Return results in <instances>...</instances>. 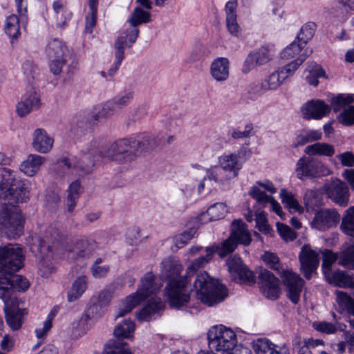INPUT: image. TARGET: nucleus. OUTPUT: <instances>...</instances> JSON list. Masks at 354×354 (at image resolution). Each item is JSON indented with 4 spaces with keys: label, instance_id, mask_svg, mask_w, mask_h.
Returning <instances> with one entry per match:
<instances>
[{
    "label": "nucleus",
    "instance_id": "nucleus-16",
    "mask_svg": "<svg viewBox=\"0 0 354 354\" xmlns=\"http://www.w3.org/2000/svg\"><path fill=\"white\" fill-rule=\"evenodd\" d=\"M258 274L263 294L268 299H277L280 294L279 279L271 272L261 268H259Z\"/></svg>",
    "mask_w": 354,
    "mask_h": 354
},
{
    "label": "nucleus",
    "instance_id": "nucleus-47",
    "mask_svg": "<svg viewBox=\"0 0 354 354\" xmlns=\"http://www.w3.org/2000/svg\"><path fill=\"white\" fill-rule=\"evenodd\" d=\"M286 79V76L281 74L280 71L278 70L265 79L261 83V87L263 89L274 90L281 85Z\"/></svg>",
    "mask_w": 354,
    "mask_h": 354
},
{
    "label": "nucleus",
    "instance_id": "nucleus-17",
    "mask_svg": "<svg viewBox=\"0 0 354 354\" xmlns=\"http://www.w3.org/2000/svg\"><path fill=\"white\" fill-rule=\"evenodd\" d=\"M301 263V269L307 279L312 277V274L315 272L319 266V255L311 248L305 245L302 247L299 255Z\"/></svg>",
    "mask_w": 354,
    "mask_h": 354
},
{
    "label": "nucleus",
    "instance_id": "nucleus-52",
    "mask_svg": "<svg viewBox=\"0 0 354 354\" xmlns=\"http://www.w3.org/2000/svg\"><path fill=\"white\" fill-rule=\"evenodd\" d=\"M134 323L131 320H124L115 326L113 334L116 337L129 338L133 332Z\"/></svg>",
    "mask_w": 354,
    "mask_h": 354
},
{
    "label": "nucleus",
    "instance_id": "nucleus-2",
    "mask_svg": "<svg viewBox=\"0 0 354 354\" xmlns=\"http://www.w3.org/2000/svg\"><path fill=\"white\" fill-rule=\"evenodd\" d=\"M28 193L26 180L18 178L17 171L0 167V200L9 203L0 207V231L8 239H16L23 232L22 216L14 204L26 202Z\"/></svg>",
    "mask_w": 354,
    "mask_h": 354
},
{
    "label": "nucleus",
    "instance_id": "nucleus-51",
    "mask_svg": "<svg viewBox=\"0 0 354 354\" xmlns=\"http://www.w3.org/2000/svg\"><path fill=\"white\" fill-rule=\"evenodd\" d=\"M249 195L254 198L261 207H265L269 204L272 196L268 195L257 186H253L249 191Z\"/></svg>",
    "mask_w": 354,
    "mask_h": 354
},
{
    "label": "nucleus",
    "instance_id": "nucleus-28",
    "mask_svg": "<svg viewBox=\"0 0 354 354\" xmlns=\"http://www.w3.org/2000/svg\"><path fill=\"white\" fill-rule=\"evenodd\" d=\"M326 279L329 283L342 288H351L354 285V274L343 270L334 271Z\"/></svg>",
    "mask_w": 354,
    "mask_h": 354
},
{
    "label": "nucleus",
    "instance_id": "nucleus-5",
    "mask_svg": "<svg viewBox=\"0 0 354 354\" xmlns=\"http://www.w3.org/2000/svg\"><path fill=\"white\" fill-rule=\"evenodd\" d=\"M194 288L197 299L208 306L222 301L227 295L226 288L218 280L210 277L207 272L196 276Z\"/></svg>",
    "mask_w": 354,
    "mask_h": 354
},
{
    "label": "nucleus",
    "instance_id": "nucleus-44",
    "mask_svg": "<svg viewBox=\"0 0 354 354\" xmlns=\"http://www.w3.org/2000/svg\"><path fill=\"white\" fill-rule=\"evenodd\" d=\"M336 302L342 311L353 315L354 319V300L343 291H336Z\"/></svg>",
    "mask_w": 354,
    "mask_h": 354
},
{
    "label": "nucleus",
    "instance_id": "nucleus-49",
    "mask_svg": "<svg viewBox=\"0 0 354 354\" xmlns=\"http://www.w3.org/2000/svg\"><path fill=\"white\" fill-rule=\"evenodd\" d=\"M339 264L347 269L354 270V243L342 251L339 257Z\"/></svg>",
    "mask_w": 354,
    "mask_h": 354
},
{
    "label": "nucleus",
    "instance_id": "nucleus-9",
    "mask_svg": "<svg viewBox=\"0 0 354 354\" xmlns=\"http://www.w3.org/2000/svg\"><path fill=\"white\" fill-rule=\"evenodd\" d=\"M54 240L62 258L77 260L88 258L91 253L87 240L80 239L73 242L66 234L60 233L56 234Z\"/></svg>",
    "mask_w": 354,
    "mask_h": 354
},
{
    "label": "nucleus",
    "instance_id": "nucleus-22",
    "mask_svg": "<svg viewBox=\"0 0 354 354\" xmlns=\"http://www.w3.org/2000/svg\"><path fill=\"white\" fill-rule=\"evenodd\" d=\"M40 104V99L35 91L27 92L16 105V111L19 117H24Z\"/></svg>",
    "mask_w": 354,
    "mask_h": 354
},
{
    "label": "nucleus",
    "instance_id": "nucleus-34",
    "mask_svg": "<svg viewBox=\"0 0 354 354\" xmlns=\"http://www.w3.org/2000/svg\"><path fill=\"white\" fill-rule=\"evenodd\" d=\"M0 283L1 284L10 285L12 290L18 291H26L29 288L28 280L18 274H7L0 277Z\"/></svg>",
    "mask_w": 354,
    "mask_h": 354
},
{
    "label": "nucleus",
    "instance_id": "nucleus-10",
    "mask_svg": "<svg viewBox=\"0 0 354 354\" xmlns=\"http://www.w3.org/2000/svg\"><path fill=\"white\" fill-rule=\"evenodd\" d=\"M24 254L18 245L0 247V277L14 274L24 266Z\"/></svg>",
    "mask_w": 354,
    "mask_h": 354
},
{
    "label": "nucleus",
    "instance_id": "nucleus-42",
    "mask_svg": "<svg viewBox=\"0 0 354 354\" xmlns=\"http://www.w3.org/2000/svg\"><path fill=\"white\" fill-rule=\"evenodd\" d=\"M340 230L346 235L354 238V206L345 211L342 218Z\"/></svg>",
    "mask_w": 354,
    "mask_h": 354
},
{
    "label": "nucleus",
    "instance_id": "nucleus-41",
    "mask_svg": "<svg viewBox=\"0 0 354 354\" xmlns=\"http://www.w3.org/2000/svg\"><path fill=\"white\" fill-rule=\"evenodd\" d=\"M103 354H132L128 345L120 339H110L104 346Z\"/></svg>",
    "mask_w": 354,
    "mask_h": 354
},
{
    "label": "nucleus",
    "instance_id": "nucleus-55",
    "mask_svg": "<svg viewBox=\"0 0 354 354\" xmlns=\"http://www.w3.org/2000/svg\"><path fill=\"white\" fill-rule=\"evenodd\" d=\"M118 110L111 100L106 102L102 104L98 111L93 115L95 120L105 119L114 114Z\"/></svg>",
    "mask_w": 354,
    "mask_h": 354
},
{
    "label": "nucleus",
    "instance_id": "nucleus-35",
    "mask_svg": "<svg viewBox=\"0 0 354 354\" xmlns=\"http://www.w3.org/2000/svg\"><path fill=\"white\" fill-rule=\"evenodd\" d=\"M322 138L321 130L303 129L300 131L295 138L293 143L295 147L303 146L308 142H317Z\"/></svg>",
    "mask_w": 354,
    "mask_h": 354
},
{
    "label": "nucleus",
    "instance_id": "nucleus-29",
    "mask_svg": "<svg viewBox=\"0 0 354 354\" xmlns=\"http://www.w3.org/2000/svg\"><path fill=\"white\" fill-rule=\"evenodd\" d=\"M44 161V157L37 154H30L27 158L21 163L19 170L28 176H33L39 171L40 167Z\"/></svg>",
    "mask_w": 354,
    "mask_h": 354
},
{
    "label": "nucleus",
    "instance_id": "nucleus-56",
    "mask_svg": "<svg viewBox=\"0 0 354 354\" xmlns=\"http://www.w3.org/2000/svg\"><path fill=\"white\" fill-rule=\"evenodd\" d=\"M256 226L259 230L266 235H272V230L268 224L266 214L263 211H257L255 214Z\"/></svg>",
    "mask_w": 354,
    "mask_h": 354
},
{
    "label": "nucleus",
    "instance_id": "nucleus-36",
    "mask_svg": "<svg viewBox=\"0 0 354 354\" xmlns=\"http://www.w3.org/2000/svg\"><path fill=\"white\" fill-rule=\"evenodd\" d=\"M26 313L25 309L16 307L6 310V322L12 330H18L21 326L23 317Z\"/></svg>",
    "mask_w": 354,
    "mask_h": 354
},
{
    "label": "nucleus",
    "instance_id": "nucleus-8",
    "mask_svg": "<svg viewBox=\"0 0 354 354\" xmlns=\"http://www.w3.org/2000/svg\"><path fill=\"white\" fill-rule=\"evenodd\" d=\"M209 348L221 354H233L236 345L234 332L223 325L212 327L207 333Z\"/></svg>",
    "mask_w": 354,
    "mask_h": 354
},
{
    "label": "nucleus",
    "instance_id": "nucleus-58",
    "mask_svg": "<svg viewBox=\"0 0 354 354\" xmlns=\"http://www.w3.org/2000/svg\"><path fill=\"white\" fill-rule=\"evenodd\" d=\"M304 203L308 209H313L320 205L319 192L318 190H308L304 195Z\"/></svg>",
    "mask_w": 354,
    "mask_h": 354
},
{
    "label": "nucleus",
    "instance_id": "nucleus-14",
    "mask_svg": "<svg viewBox=\"0 0 354 354\" xmlns=\"http://www.w3.org/2000/svg\"><path fill=\"white\" fill-rule=\"evenodd\" d=\"M282 281L288 298L293 304H297L305 283L304 280L292 271L283 270L282 272Z\"/></svg>",
    "mask_w": 354,
    "mask_h": 354
},
{
    "label": "nucleus",
    "instance_id": "nucleus-20",
    "mask_svg": "<svg viewBox=\"0 0 354 354\" xmlns=\"http://www.w3.org/2000/svg\"><path fill=\"white\" fill-rule=\"evenodd\" d=\"M330 111V106L320 100H312L305 103L301 111L306 120H319L326 116Z\"/></svg>",
    "mask_w": 354,
    "mask_h": 354
},
{
    "label": "nucleus",
    "instance_id": "nucleus-38",
    "mask_svg": "<svg viewBox=\"0 0 354 354\" xmlns=\"http://www.w3.org/2000/svg\"><path fill=\"white\" fill-rule=\"evenodd\" d=\"M207 177L209 180H213L218 184H226L234 179L229 172L223 170L220 166L213 167L205 169Z\"/></svg>",
    "mask_w": 354,
    "mask_h": 354
},
{
    "label": "nucleus",
    "instance_id": "nucleus-62",
    "mask_svg": "<svg viewBox=\"0 0 354 354\" xmlns=\"http://www.w3.org/2000/svg\"><path fill=\"white\" fill-rule=\"evenodd\" d=\"M196 230L190 229L176 236L174 239V244L177 248H181L188 243V242L194 237Z\"/></svg>",
    "mask_w": 354,
    "mask_h": 354
},
{
    "label": "nucleus",
    "instance_id": "nucleus-15",
    "mask_svg": "<svg viewBox=\"0 0 354 354\" xmlns=\"http://www.w3.org/2000/svg\"><path fill=\"white\" fill-rule=\"evenodd\" d=\"M149 19V12L144 11L142 8L138 7L135 8L131 17L128 19L129 27L120 35L124 37L127 40L129 48L136 42L138 37L139 30L137 28L138 26L148 22Z\"/></svg>",
    "mask_w": 354,
    "mask_h": 354
},
{
    "label": "nucleus",
    "instance_id": "nucleus-50",
    "mask_svg": "<svg viewBox=\"0 0 354 354\" xmlns=\"http://www.w3.org/2000/svg\"><path fill=\"white\" fill-rule=\"evenodd\" d=\"M316 24L313 22H308L305 24L300 30L299 33L297 35V41L302 44L304 46L312 39L315 34Z\"/></svg>",
    "mask_w": 354,
    "mask_h": 354
},
{
    "label": "nucleus",
    "instance_id": "nucleus-61",
    "mask_svg": "<svg viewBox=\"0 0 354 354\" xmlns=\"http://www.w3.org/2000/svg\"><path fill=\"white\" fill-rule=\"evenodd\" d=\"M336 260L337 256L332 252L326 251L324 254L322 267L325 277L333 272H331V266Z\"/></svg>",
    "mask_w": 354,
    "mask_h": 354
},
{
    "label": "nucleus",
    "instance_id": "nucleus-25",
    "mask_svg": "<svg viewBox=\"0 0 354 354\" xmlns=\"http://www.w3.org/2000/svg\"><path fill=\"white\" fill-rule=\"evenodd\" d=\"M210 75L216 82L226 81L230 76V62L226 57H217L211 64Z\"/></svg>",
    "mask_w": 354,
    "mask_h": 354
},
{
    "label": "nucleus",
    "instance_id": "nucleus-31",
    "mask_svg": "<svg viewBox=\"0 0 354 354\" xmlns=\"http://www.w3.org/2000/svg\"><path fill=\"white\" fill-rule=\"evenodd\" d=\"M304 153L310 156H326L332 157L335 153V147L329 143L317 142L313 145H308Z\"/></svg>",
    "mask_w": 354,
    "mask_h": 354
},
{
    "label": "nucleus",
    "instance_id": "nucleus-45",
    "mask_svg": "<svg viewBox=\"0 0 354 354\" xmlns=\"http://www.w3.org/2000/svg\"><path fill=\"white\" fill-rule=\"evenodd\" d=\"M88 315L84 313L71 324V336L78 338L84 335L88 330Z\"/></svg>",
    "mask_w": 354,
    "mask_h": 354
},
{
    "label": "nucleus",
    "instance_id": "nucleus-39",
    "mask_svg": "<svg viewBox=\"0 0 354 354\" xmlns=\"http://www.w3.org/2000/svg\"><path fill=\"white\" fill-rule=\"evenodd\" d=\"M313 53L312 49L306 48L304 50L299 57L294 60L293 62L286 65L284 67L279 69L281 74L286 76V79L288 77L292 76L298 67L306 59V58L311 55Z\"/></svg>",
    "mask_w": 354,
    "mask_h": 354
},
{
    "label": "nucleus",
    "instance_id": "nucleus-19",
    "mask_svg": "<svg viewBox=\"0 0 354 354\" xmlns=\"http://www.w3.org/2000/svg\"><path fill=\"white\" fill-rule=\"evenodd\" d=\"M227 266L230 272L236 274L242 282L248 284L255 283V276L253 272L243 263L239 257L236 255L230 257L227 260Z\"/></svg>",
    "mask_w": 354,
    "mask_h": 354
},
{
    "label": "nucleus",
    "instance_id": "nucleus-60",
    "mask_svg": "<svg viewBox=\"0 0 354 354\" xmlns=\"http://www.w3.org/2000/svg\"><path fill=\"white\" fill-rule=\"evenodd\" d=\"M313 327L317 331L325 333L326 334L335 333L337 330H343L341 324H334L332 323L322 322H315Z\"/></svg>",
    "mask_w": 354,
    "mask_h": 354
},
{
    "label": "nucleus",
    "instance_id": "nucleus-54",
    "mask_svg": "<svg viewBox=\"0 0 354 354\" xmlns=\"http://www.w3.org/2000/svg\"><path fill=\"white\" fill-rule=\"evenodd\" d=\"M281 201L290 209H293L295 212H302V207L299 205L298 201L295 198L293 194L288 192L286 190H281L280 194Z\"/></svg>",
    "mask_w": 354,
    "mask_h": 354
},
{
    "label": "nucleus",
    "instance_id": "nucleus-40",
    "mask_svg": "<svg viewBox=\"0 0 354 354\" xmlns=\"http://www.w3.org/2000/svg\"><path fill=\"white\" fill-rule=\"evenodd\" d=\"M87 288V279L84 276L80 277L73 283L67 298L69 302H73L78 299Z\"/></svg>",
    "mask_w": 354,
    "mask_h": 354
},
{
    "label": "nucleus",
    "instance_id": "nucleus-59",
    "mask_svg": "<svg viewBox=\"0 0 354 354\" xmlns=\"http://www.w3.org/2000/svg\"><path fill=\"white\" fill-rule=\"evenodd\" d=\"M88 6L90 9V15L86 18L85 32L91 34L93 32V29L96 24L97 7L95 6V2L93 1L89 3Z\"/></svg>",
    "mask_w": 354,
    "mask_h": 354
},
{
    "label": "nucleus",
    "instance_id": "nucleus-30",
    "mask_svg": "<svg viewBox=\"0 0 354 354\" xmlns=\"http://www.w3.org/2000/svg\"><path fill=\"white\" fill-rule=\"evenodd\" d=\"M129 47L127 40L123 36H120L114 44L115 61L111 68L108 71L110 77L114 76L118 71L122 60L124 58V48Z\"/></svg>",
    "mask_w": 354,
    "mask_h": 354
},
{
    "label": "nucleus",
    "instance_id": "nucleus-63",
    "mask_svg": "<svg viewBox=\"0 0 354 354\" xmlns=\"http://www.w3.org/2000/svg\"><path fill=\"white\" fill-rule=\"evenodd\" d=\"M339 121L346 126H350L354 124V106H348L340 113Z\"/></svg>",
    "mask_w": 354,
    "mask_h": 354
},
{
    "label": "nucleus",
    "instance_id": "nucleus-43",
    "mask_svg": "<svg viewBox=\"0 0 354 354\" xmlns=\"http://www.w3.org/2000/svg\"><path fill=\"white\" fill-rule=\"evenodd\" d=\"M306 71L308 73L306 76V81L310 84L316 86L319 84L318 78L325 77V71L315 62L308 63Z\"/></svg>",
    "mask_w": 354,
    "mask_h": 354
},
{
    "label": "nucleus",
    "instance_id": "nucleus-32",
    "mask_svg": "<svg viewBox=\"0 0 354 354\" xmlns=\"http://www.w3.org/2000/svg\"><path fill=\"white\" fill-rule=\"evenodd\" d=\"M4 31L9 37L12 46H14L21 35L19 19L16 15H10L6 19Z\"/></svg>",
    "mask_w": 354,
    "mask_h": 354
},
{
    "label": "nucleus",
    "instance_id": "nucleus-11",
    "mask_svg": "<svg viewBox=\"0 0 354 354\" xmlns=\"http://www.w3.org/2000/svg\"><path fill=\"white\" fill-rule=\"evenodd\" d=\"M295 171L297 178L301 180L321 178L331 174L327 165L310 156H303L297 160Z\"/></svg>",
    "mask_w": 354,
    "mask_h": 354
},
{
    "label": "nucleus",
    "instance_id": "nucleus-12",
    "mask_svg": "<svg viewBox=\"0 0 354 354\" xmlns=\"http://www.w3.org/2000/svg\"><path fill=\"white\" fill-rule=\"evenodd\" d=\"M247 153V150L241 149L233 153H223L218 157V165L223 170L229 172L230 176L236 178L239 176V171L241 169L245 159L243 156Z\"/></svg>",
    "mask_w": 354,
    "mask_h": 354
},
{
    "label": "nucleus",
    "instance_id": "nucleus-33",
    "mask_svg": "<svg viewBox=\"0 0 354 354\" xmlns=\"http://www.w3.org/2000/svg\"><path fill=\"white\" fill-rule=\"evenodd\" d=\"M227 212L226 205L223 203H218L211 205L205 213H203L200 216V221L205 223L209 221H217L224 218Z\"/></svg>",
    "mask_w": 354,
    "mask_h": 354
},
{
    "label": "nucleus",
    "instance_id": "nucleus-7",
    "mask_svg": "<svg viewBox=\"0 0 354 354\" xmlns=\"http://www.w3.org/2000/svg\"><path fill=\"white\" fill-rule=\"evenodd\" d=\"M31 241L30 250L39 259V268L41 274L47 277L54 271V267L51 261L53 251L55 250L59 254L60 251L57 249L55 240L52 241V245H50L46 240L40 236L34 235L31 237Z\"/></svg>",
    "mask_w": 354,
    "mask_h": 354
},
{
    "label": "nucleus",
    "instance_id": "nucleus-24",
    "mask_svg": "<svg viewBox=\"0 0 354 354\" xmlns=\"http://www.w3.org/2000/svg\"><path fill=\"white\" fill-rule=\"evenodd\" d=\"M253 349L256 354H290L285 345L274 344L268 339H258L253 344Z\"/></svg>",
    "mask_w": 354,
    "mask_h": 354
},
{
    "label": "nucleus",
    "instance_id": "nucleus-4",
    "mask_svg": "<svg viewBox=\"0 0 354 354\" xmlns=\"http://www.w3.org/2000/svg\"><path fill=\"white\" fill-rule=\"evenodd\" d=\"M230 236L221 245L214 244L206 247L204 250L205 256H201L196 259L187 268V274L194 273L198 269L204 267L212 259L214 253L217 252L221 257H224L232 252L237 244L248 245L251 243V237L246 225L241 220H235L232 223Z\"/></svg>",
    "mask_w": 354,
    "mask_h": 354
},
{
    "label": "nucleus",
    "instance_id": "nucleus-3",
    "mask_svg": "<svg viewBox=\"0 0 354 354\" xmlns=\"http://www.w3.org/2000/svg\"><path fill=\"white\" fill-rule=\"evenodd\" d=\"M182 270V265L174 259L162 261L161 275L168 281L165 294L169 306L175 308L186 306L190 299L191 289L187 276H180Z\"/></svg>",
    "mask_w": 354,
    "mask_h": 354
},
{
    "label": "nucleus",
    "instance_id": "nucleus-23",
    "mask_svg": "<svg viewBox=\"0 0 354 354\" xmlns=\"http://www.w3.org/2000/svg\"><path fill=\"white\" fill-rule=\"evenodd\" d=\"M271 59L270 51L266 48H261L254 52L250 53L243 66V72L245 73H248L255 66L263 65L268 62Z\"/></svg>",
    "mask_w": 354,
    "mask_h": 354
},
{
    "label": "nucleus",
    "instance_id": "nucleus-46",
    "mask_svg": "<svg viewBox=\"0 0 354 354\" xmlns=\"http://www.w3.org/2000/svg\"><path fill=\"white\" fill-rule=\"evenodd\" d=\"M82 192V188L80 183L78 180L73 182L68 189V196L66 200L67 208L68 212H72L76 206V203L80 194Z\"/></svg>",
    "mask_w": 354,
    "mask_h": 354
},
{
    "label": "nucleus",
    "instance_id": "nucleus-26",
    "mask_svg": "<svg viewBox=\"0 0 354 354\" xmlns=\"http://www.w3.org/2000/svg\"><path fill=\"white\" fill-rule=\"evenodd\" d=\"M165 304L159 297H152L144 308L138 313V318L142 321H149L160 315L164 309Z\"/></svg>",
    "mask_w": 354,
    "mask_h": 354
},
{
    "label": "nucleus",
    "instance_id": "nucleus-18",
    "mask_svg": "<svg viewBox=\"0 0 354 354\" xmlns=\"http://www.w3.org/2000/svg\"><path fill=\"white\" fill-rule=\"evenodd\" d=\"M340 220V215L335 209H323L316 212L312 225L322 231L336 226Z\"/></svg>",
    "mask_w": 354,
    "mask_h": 354
},
{
    "label": "nucleus",
    "instance_id": "nucleus-64",
    "mask_svg": "<svg viewBox=\"0 0 354 354\" xmlns=\"http://www.w3.org/2000/svg\"><path fill=\"white\" fill-rule=\"evenodd\" d=\"M293 349L297 354H311L307 342L297 337L292 341Z\"/></svg>",
    "mask_w": 354,
    "mask_h": 354
},
{
    "label": "nucleus",
    "instance_id": "nucleus-57",
    "mask_svg": "<svg viewBox=\"0 0 354 354\" xmlns=\"http://www.w3.org/2000/svg\"><path fill=\"white\" fill-rule=\"evenodd\" d=\"M304 48L302 44L298 41H293L289 46H286L281 53V57L283 59H290L294 57L296 55Z\"/></svg>",
    "mask_w": 354,
    "mask_h": 354
},
{
    "label": "nucleus",
    "instance_id": "nucleus-1",
    "mask_svg": "<svg viewBox=\"0 0 354 354\" xmlns=\"http://www.w3.org/2000/svg\"><path fill=\"white\" fill-rule=\"evenodd\" d=\"M159 142L154 135L149 133H140L118 140L107 148L102 149L97 141H92L82 151L80 158L66 157L58 160L60 167L74 169L80 176L91 172L95 165L105 160L120 163L133 161L143 151L153 149Z\"/></svg>",
    "mask_w": 354,
    "mask_h": 354
},
{
    "label": "nucleus",
    "instance_id": "nucleus-21",
    "mask_svg": "<svg viewBox=\"0 0 354 354\" xmlns=\"http://www.w3.org/2000/svg\"><path fill=\"white\" fill-rule=\"evenodd\" d=\"M53 142L54 139L44 129H36L32 133V146L39 153H48L53 148Z\"/></svg>",
    "mask_w": 354,
    "mask_h": 354
},
{
    "label": "nucleus",
    "instance_id": "nucleus-13",
    "mask_svg": "<svg viewBox=\"0 0 354 354\" xmlns=\"http://www.w3.org/2000/svg\"><path fill=\"white\" fill-rule=\"evenodd\" d=\"M323 190L334 203L343 207L348 205L349 193L345 183L337 178H331L324 184Z\"/></svg>",
    "mask_w": 354,
    "mask_h": 354
},
{
    "label": "nucleus",
    "instance_id": "nucleus-6",
    "mask_svg": "<svg viewBox=\"0 0 354 354\" xmlns=\"http://www.w3.org/2000/svg\"><path fill=\"white\" fill-rule=\"evenodd\" d=\"M160 286L154 282V275L151 272H147L140 279V284L137 291L129 295L124 304L123 308L120 309L116 318L124 316L130 313L133 308L149 297L156 295Z\"/></svg>",
    "mask_w": 354,
    "mask_h": 354
},
{
    "label": "nucleus",
    "instance_id": "nucleus-27",
    "mask_svg": "<svg viewBox=\"0 0 354 354\" xmlns=\"http://www.w3.org/2000/svg\"><path fill=\"white\" fill-rule=\"evenodd\" d=\"M237 5L236 0H230L227 2L225 7L227 28L232 35L236 37L238 36L240 32V27L236 21V10Z\"/></svg>",
    "mask_w": 354,
    "mask_h": 354
},
{
    "label": "nucleus",
    "instance_id": "nucleus-37",
    "mask_svg": "<svg viewBox=\"0 0 354 354\" xmlns=\"http://www.w3.org/2000/svg\"><path fill=\"white\" fill-rule=\"evenodd\" d=\"M46 52L50 59L68 57L67 47L62 41L56 39H53L48 43Z\"/></svg>",
    "mask_w": 354,
    "mask_h": 354
},
{
    "label": "nucleus",
    "instance_id": "nucleus-48",
    "mask_svg": "<svg viewBox=\"0 0 354 354\" xmlns=\"http://www.w3.org/2000/svg\"><path fill=\"white\" fill-rule=\"evenodd\" d=\"M354 102V98L351 95L339 94L331 100V107L334 112H338L340 110L347 109L349 105Z\"/></svg>",
    "mask_w": 354,
    "mask_h": 354
},
{
    "label": "nucleus",
    "instance_id": "nucleus-53",
    "mask_svg": "<svg viewBox=\"0 0 354 354\" xmlns=\"http://www.w3.org/2000/svg\"><path fill=\"white\" fill-rule=\"evenodd\" d=\"M281 201L290 209H293L295 212H302V207L299 205L298 201L295 198L293 194L288 192L286 190H281L280 194Z\"/></svg>",
    "mask_w": 354,
    "mask_h": 354
}]
</instances>
